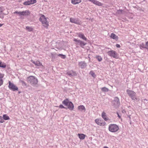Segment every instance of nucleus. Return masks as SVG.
Instances as JSON below:
<instances>
[{
	"mask_svg": "<svg viewBox=\"0 0 148 148\" xmlns=\"http://www.w3.org/2000/svg\"><path fill=\"white\" fill-rule=\"evenodd\" d=\"M89 1H90V2H92V0H88Z\"/></svg>",
	"mask_w": 148,
	"mask_h": 148,
	"instance_id": "obj_47",
	"label": "nucleus"
},
{
	"mask_svg": "<svg viewBox=\"0 0 148 148\" xmlns=\"http://www.w3.org/2000/svg\"><path fill=\"white\" fill-rule=\"evenodd\" d=\"M70 20L71 23L78 25H80L82 23L81 21L78 18H71Z\"/></svg>",
	"mask_w": 148,
	"mask_h": 148,
	"instance_id": "obj_7",
	"label": "nucleus"
},
{
	"mask_svg": "<svg viewBox=\"0 0 148 148\" xmlns=\"http://www.w3.org/2000/svg\"><path fill=\"white\" fill-rule=\"evenodd\" d=\"M4 120L3 118L0 116V123H3L4 122Z\"/></svg>",
	"mask_w": 148,
	"mask_h": 148,
	"instance_id": "obj_37",
	"label": "nucleus"
},
{
	"mask_svg": "<svg viewBox=\"0 0 148 148\" xmlns=\"http://www.w3.org/2000/svg\"><path fill=\"white\" fill-rule=\"evenodd\" d=\"M117 114L118 115V116L119 117V118H120V116L119 115V114L118 113H117Z\"/></svg>",
	"mask_w": 148,
	"mask_h": 148,
	"instance_id": "obj_44",
	"label": "nucleus"
},
{
	"mask_svg": "<svg viewBox=\"0 0 148 148\" xmlns=\"http://www.w3.org/2000/svg\"><path fill=\"white\" fill-rule=\"evenodd\" d=\"M40 21L42 22L43 26L47 27L48 25V22L47 21L46 18L44 15H42L40 18Z\"/></svg>",
	"mask_w": 148,
	"mask_h": 148,
	"instance_id": "obj_5",
	"label": "nucleus"
},
{
	"mask_svg": "<svg viewBox=\"0 0 148 148\" xmlns=\"http://www.w3.org/2000/svg\"><path fill=\"white\" fill-rule=\"evenodd\" d=\"M4 75L3 74H1L0 73V77H3Z\"/></svg>",
	"mask_w": 148,
	"mask_h": 148,
	"instance_id": "obj_39",
	"label": "nucleus"
},
{
	"mask_svg": "<svg viewBox=\"0 0 148 148\" xmlns=\"http://www.w3.org/2000/svg\"><path fill=\"white\" fill-rule=\"evenodd\" d=\"M3 24H0V27Z\"/></svg>",
	"mask_w": 148,
	"mask_h": 148,
	"instance_id": "obj_46",
	"label": "nucleus"
},
{
	"mask_svg": "<svg viewBox=\"0 0 148 148\" xmlns=\"http://www.w3.org/2000/svg\"><path fill=\"white\" fill-rule=\"evenodd\" d=\"M30 13L28 10H25L21 12V16H26L29 14Z\"/></svg>",
	"mask_w": 148,
	"mask_h": 148,
	"instance_id": "obj_18",
	"label": "nucleus"
},
{
	"mask_svg": "<svg viewBox=\"0 0 148 148\" xmlns=\"http://www.w3.org/2000/svg\"><path fill=\"white\" fill-rule=\"evenodd\" d=\"M26 29L29 32L32 31L33 29L31 27L28 26L26 27Z\"/></svg>",
	"mask_w": 148,
	"mask_h": 148,
	"instance_id": "obj_29",
	"label": "nucleus"
},
{
	"mask_svg": "<svg viewBox=\"0 0 148 148\" xmlns=\"http://www.w3.org/2000/svg\"><path fill=\"white\" fill-rule=\"evenodd\" d=\"M126 91L127 94L133 100H137V99L136 95V94L133 91L127 89Z\"/></svg>",
	"mask_w": 148,
	"mask_h": 148,
	"instance_id": "obj_3",
	"label": "nucleus"
},
{
	"mask_svg": "<svg viewBox=\"0 0 148 148\" xmlns=\"http://www.w3.org/2000/svg\"><path fill=\"white\" fill-rule=\"evenodd\" d=\"M78 66L82 69H83L86 67L87 65L85 61H81L79 62Z\"/></svg>",
	"mask_w": 148,
	"mask_h": 148,
	"instance_id": "obj_11",
	"label": "nucleus"
},
{
	"mask_svg": "<svg viewBox=\"0 0 148 148\" xmlns=\"http://www.w3.org/2000/svg\"><path fill=\"white\" fill-rule=\"evenodd\" d=\"M35 65L37 66H40L42 65V64L39 61H36V62Z\"/></svg>",
	"mask_w": 148,
	"mask_h": 148,
	"instance_id": "obj_31",
	"label": "nucleus"
},
{
	"mask_svg": "<svg viewBox=\"0 0 148 148\" xmlns=\"http://www.w3.org/2000/svg\"><path fill=\"white\" fill-rule=\"evenodd\" d=\"M109 130L112 132H115L117 131L119 129L118 126L115 124H111L109 126Z\"/></svg>",
	"mask_w": 148,
	"mask_h": 148,
	"instance_id": "obj_4",
	"label": "nucleus"
},
{
	"mask_svg": "<svg viewBox=\"0 0 148 148\" xmlns=\"http://www.w3.org/2000/svg\"><path fill=\"white\" fill-rule=\"evenodd\" d=\"M116 47H118V48H120V45L118 44H116Z\"/></svg>",
	"mask_w": 148,
	"mask_h": 148,
	"instance_id": "obj_41",
	"label": "nucleus"
},
{
	"mask_svg": "<svg viewBox=\"0 0 148 148\" xmlns=\"http://www.w3.org/2000/svg\"><path fill=\"white\" fill-rule=\"evenodd\" d=\"M78 109L81 111L85 112L86 111V109L85 107L83 105H80L78 107Z\"/></svg>",
	"mask_w": 148,
	"mask_h": 148,
	"instance_id": "obj_16",
	"label": "nucleus"
},
{
	"mask_svg": "<svg viewBox=\"0 0 148 148\" xmlns=\"http://www.w3.org/2000/svg\"><path fill=\"white\" fill-rule=\"evenodd\" d=\"M57 56H58L60 57L62 59H65L66 58V56L62 54H57Z\"/></svg>",
	"mask_w": 148,
	"mask_h": 148,
	"instance_id": "obj_27",
	"label": "nucleus"
},
{
	"mask_svg": "<svg viewBox=\"0 0 148 148\" xmlns=\"http://www.w3.org/2000/svg\"><path fill=\"white\" fill-rule=\"evenodd\" d=\"M146 49H148V41L146 42Z\"/></svg>",
	"mask_w": 148,
	"mask_h": 148,
	"instance_id": "obj_40",
	"label": "nucleus"
},
{
	"mask_svg": "<svg viewBox=\"0 0 148 148\" xmlns=\"http://www.w3.org/2000/svg\"><path fill=\"white\" fill-rule=\"evenodd\" d=\"M27 80L28 82L30 83L33 86L36 84L38 83L37 79L35 77L33 76H31L28 77Z\"/></svg>",
	"mask_w": 148,
	"mask_h": 148,
	"instance_id": "obj_2",
	"label": "nucleus"
},
{
	"mask_svg": "<svg viewBox=\"0 0 148 148\" xmlns=\"http://www.w3.org/2000/svg\"><path fill=\"white\" fill-rule=\"evenodd\" d=\"M6 67V64L0 61V67L4 68Z\"/></svg>",
	"mask_w": 148,
	"mask_h": 148,
	"instance_id": "obj_23",
	"label": "nucleus"
},
{
	"mask_svg": "<svg viewBox=\"0 0 148 148\" xmlns=\"http://www.w3.org/2000/svg\"><path fill=\"white\" fill-rule=\"evenodd\" d=\"M21 82L22 83V85L23 86H27V84L24 81L21 80Z\"/></svg>",
	"mask_w": 148,
	"mask_h": 148,
	"instance_id": "obj_35",
	"label": "nucleus"
},
{
	"mask_svg": "<svg viewBox=\"0 0 148 148\" xmlns=\"http://www.w3.org/2000/svg\"><path fill=\"white\" fill-rule=\"evenodd\" d=\"M95 122L98 125L100 126H103L104 125L103 122L99 119H96L95 120Z\"/></svg>",
	"mask_w": 148,
	"mask_h": 148,
	"instance_id": "obj_12",
	"label": "nucleus"
},
{
	"mask_svg": "<svg viewBox=\"0 0 148 148\" xmlns=\"http://www.w3.org/2000/svg\"><path fill=\"white\" fill-rule=\"evenodd\" d=\"M32 62L33 63H34V64H35L36 62H35V61H33V60H32Z\"/></svg>",
	"mask_w": 148,
	"mask_h": 148,
	"instance_id": "obj_42",
	"label": "nucleus"
},
{
	"mask_svg": "<svg viewBox=\"0 0 148 148\" xmlns=\"http://www.w3.org/2000/svg\"><path fill=\"white\" fill-rule=\"evenodd\" d=\"M104 148H108V147L106 146H105L104 147Z\"/></svg>",
	"mask_w": 148,
	"mask_h": 148,
	"instance_id": "obj_45",
	"label": "nucleus"
},
{
	"mask_svg": "<svg viewBox=\"0 0 148 148\" xmlns=\"http://www.w3.org/2000/svg\"><path fill=\"white\" fill-rule=\"evenodd\" d=\"M3 77H0V86L2 85L3 83V81L2 79Z\"/></svg>",
	"mask_w": 148,
	"mask_h": 148,
	"instance_id": "obj_36",
	"label": "nucleus"
},
{
	"mask_svg": "<svg viewBox=\"0 0 148 148\" xmlns=\"http://www.w3.org/2000/svg\"><path fill=\"white\" fill-rule=\"evenodd\" d=\"M95 1V0H92L91 2H92V3H94Z\"/></svg>",
	"mask_w": 148,
	"mask_h": 148,
	"instance_id": "obj_43",
	"label": "nucleus"
},
{
	"mask_svg": "<svg viewBox=\"0 0 148 148\" xmlns=\"http://www.w3.org/2000/svg\"><path fill=\"white\" fill-rule=\"evenodd\" d=\"M78 136L80 139L83 140L84 139L85 135L83 134H79Z\"/></svg>",
	"mask_w": 148,
	"mask_h": 148,
	"instance_id": "obj_21",
	"label": "nucleus"
},
{
	"mask_svg": "<svg viewBox=\"0 0 148 148\" xmlns=\"http://www.w3.org/2000/svg\"><path fill=\"white\" fill-rule=\"evenodd\" d=\"M67 74L70 76H74L77 75L76 72L73 71H71L67 72Z\"/></svg>",
	"mask_w": 148,
	"mask_h": 148,
	"instance_id": "obj_13",
	"label": "nucleus"
},
{
	"mask_svg": "<svg viewBox=\"0 0 148 148\" xmlns=\"http://www.w3.org/2000/svg\"><path fill=\"white\" fill-rule=\"evenodd\" d=\"M78 36L83 40L86 41L87 40L84 34L82 33H79L77 34Z\"/></svg>",
	"mask_w": 148,
	"mask_h": 148,
	"instance_id": "obj_14",
	"label": "nucleus"
},
{
	"mask_svg": "<svg viewBox=\"0 0 148 148\" xmlns=\"http://www.w3.org/2000/svg\"><path fill=\"white\" fill-rule=\"evenodd\" d=\"M59 107L60 108H65V109H67V108L64 107L62 105H60L59 106Z\"/></svg>",
	"mask_w": 148,
	"mask_h": 148,
	"instance_id": "obj_38",
	"label": "nucleus"
},
{
	"mask_svg": "<svg viewBox=\"0 0 148 148\" xmlns=\"http://www.w3.org/2000/svg\"><path fill=\"white\" fill-rule=\"evenodd\" d=\"M74 41L77 42L76 44L79 45L82 48H83V47L86 44V43H85L84 42L80 40H77L75 38L74 39Z\"/></svg>",
	"mask_w": 148,
	"mask_h": 148,
	"instance_id": "obj_10",
	"label": "nucleus"
},
{
	"mask_svg": "<svg viewBox=\"0 0 148 148\" xmlns=\"http://www.w3.org/2000/svg\"><path fill=\"white\" fill-rule=\"evenodd\" d=\"M81 2V0H72L71 3L73 4H78Z\"/></svg>",
	"mask_w": 148,
	"mask_h": 148,
	"instance_id": "obj_20",
	"label": "nucleus"
},
{
	"mask_svg": "<svg viewBox=\"0 0 148 148\" xmlns=\"http://www.w3.org/2000/svg\"><path fill=\"white\" fill-rule=\"evenodd\" d=\"M119 11H121V12L123 11L122 10H119Z\"/></svg>",
	"mask_w": 148,
	"mask_h": 148,
	"instance_id": "obj_48",
	"label": "nucleus"
},
{
	"mask_svg": "<svg viewBox=\"0 0 148 148\" xmlns=\"http://www.w3.org/2000/svg\"><path fill=\"white\" fill-rule=\"evenodd\" d=\"M110 37L112 38L115 39L116 40H117L118 39V37L114 33H112Z\"/></svg>",
	"mask_w": 148,
	"mask_h": 148,
	"instance_id": "obj_17",
	"label": "nucleus"
},
{
	"mask_svg": "<svg viewBox=\"0 0 148 148\" xmlns=\"http://www.w3.org/2000/svg\"><path fill=\"white\" fill-rule=\"evenodd\" d=\"M101 90L103 92H107L109 91L108 89L106 87L101 88Z\"/></svg>",
	"mask_w": 148,
	"mask_h": 148,
	"instance_id": "obj_25",
	"label": "nucleus"
},
{
	"mask_svg": "<svg viewBox=\"0 0 148 148\" xmlns=\"http://www.w3.org/2000/svg\"><path fill=\"white\" fill-rule=\"evenodd\" d=\"M94 4L99 6H102L103 5L102 3L99 2V1L95 0Z\"/></svg>",
	"mask_w": 148,
	"mask_h": 148,
	"instance_id": "obj_22",
	"label": "nucleus"
},
{
	"mask_svg": "<svg viewBox=\"0 0 148 148\" xmlns=\"http://www.w3.org/2000/svg\"><path fill=\"white\" fill-rule=\"evenodd\" d=\"M90 74L93 77H95L96 76V75L95 73L92 71H90Z\"/></svg>",
	"mask_w": 148,
	"mask_h": 148,
	"instance_id": "obj_32",
	"label": "nucleus"
},
{
	"mask_svg": "<svg viewBox=\"0 0 148 148\" xmlns=\"http://www.w3.org/2000/svg\"><path fill=\"white\" fill-rule=\"evenodd\" d=\"M102 116L103 119L106 121H107L108 119L107 118L106 113L104 112H103L102 114Z\"/></svg>",
	"mask_w": 148,
	"mask_h": 148,
	"instance_id": "obj_19",
	"label": "nucleus"
},
{
	"mask_svg": "<svg viewBox=\"0 0 148 148\" xmlns=\"http://www.w3.org/2000/svg\"><path fill=\"white\" fill-rule=\"evenodd\" d=\"M108 54L110 56L113 57L114 58H117V55L116 52L113 50L109 51L107 52Z\"/></svg>",
	"mask_w": 148,
	"mask_h": 148,
	"instance_id": "obj_8",
	"label": "nucleus"
},
{
	"mask_svg": "<svg viewBox=\"0 0 148 148\" xmlns=\"http://www.w3.org/2000/svg\"><path fill=\"white\" fill-rule=\"evenodd\" d=\"M8 87L10 89L12 90L13 91L18 90V87L13 83H11L10 81L9 82Z\"/></svg>",
	"mask_w": 148,
	"mask_h": 148,
	"instance_id": "obj_9",
	"label": "nucleus"
},
{
	"mask_svg": "<svg viewBox=\"0 0 148 148\" xmlns=\"http://www.w3.org/2000/svg\"><path fill=\"white\" fill-rule=\"evenodd\" d=\"M62 103L65 106H67V108L70 110H72L73 109L74 106L73 103L71 101H69L67 99L64 100Z\"/></svg>",
	"mask_w": 148,
	"mask_h": 148,
	"instance_id": "obj_1",
	"label": "nucleus"
},
{
	"mask_svg": "<svg viewBox=\"0 0 148 148\" xmlns=\"http://www.w3.org/2000/svg\"><path fill=\"white\" fill-rule=\"evenodd\" d=\"M30 4H33L36 2V0H30Z\"/></svg>",
	"mask_w": 148,
	"mask_h": 148,
	"instance_id": "obj_33",
	"label": "nucleus"
},
{
	"mask_svg": "<svg viewBox=\"0 0 148 148\" xmlns=\"http://www.w3.org/2000/svg\"><path fill=\"white\" fill-rule=\"evenodd\" d=\"M23 4L25 5H30V1H29L24 2Z\"/></svg>",
	"mask_w": 148,
	"mask_h": 148,
	"instance_id": "obj_30",
	"label": "nucleus"
},
{
	"mask_svg": "<svg viewBox=\"0 0 148 148\" xmlns=\"http://www.w3.org/2000/svg\"><path fill=\"white\" fill-rule=\"evenodd\" d=\"M3 119L4 120H8L10 119L9 117L6 114H4L3 115Z\"/></svg>",
	"mask_w": 148,
	"mask_h": 148,
	"instance_id": "obj_26",
	"label": "nucleus"
},
{
	"mask_svg": "<svg viewBox=\"0 0 148 148\" xmlns=\"http://www.w3.org/2000/svg\"><path fill=\"white\" fill-rule=\"evenodd\" d=\"M4 10L3 7H0V18H3L4 17V14L3 13Z\"/></svg>",
	"mask_w": 148,
	"mask_h": 148,
	"instance_id": "obj_15",
	"label": "nucleus"
},
{
	"mask_svg": "<svg viewBox=\"0 0 148 148\" xmlns=\"http://www.w3.org/2000/svg\"><path fill=\"white\" fill-rule=\"evenodd\" d=\"M14 14L16 13L18 14V15L19 16H21V12H18L17 11H16L14 12Z\"/></svg>",
	"mask_w": 148,
	"mask_h": 148,
	"instance_id": "obj_34",
	"label": "nucleus"
},
{
	"mask_svg": "<svg viewBox=\"0 0 148 148\" xmlns=\"http://www.w3.org/2000/svg\"><path fill=\"white\" fill-rule=\"evenodd\" d=\"M120 104L119 98L117 97H115L112 102V105L114 107L117 108L119 106Z\"/></svg>",
	"mask_w": 148,
	"mask_h": 148,
	"instance_id": "obj_6",
	"label": "nucleus"
},
{
	"mask_svg": "<svg viewBox=\"0 0 148 148\" xmlns=\"http://www.w3.org/2000/svg\"><path fill=\"white\" fill-rule=\"evenodd\" d=\"M140 48L141 49H143L144 48L146 49V44L145 45L144 44L142 43L140 44Z\"/></svg>",
	"mask_w": 148,
	"mask_h": 148,
	"instance_id": "obj_24",
	"label": "nucleus"
},
{
	"mask_svg": "<svg viewBox=\"0 0 148 148\" xmlns=\"http://www.w3.org/2000/svg\"><path fill=\"white\" fill-rule=\"evenodd\" d=\"M144 100H147L146 99H145Z\"/></svg>",
	"mask_w": 148,
	"mask_h": 148,
	"instance_id": "obj_49",
	"label": "nucleus"
},
{
	"mask_svg": "<svg viewBox=\"0 0 148 148\" xmlns=\"http://www.w3.org/2000/svg\"><path fill=\"white\" fill-rule=\"evenodd\" d=\"M96 59L99 62H101L102 60V58L100 56H98L96 57Z\"/></svg>",
	"mask_w": 148,
	"mask_h": 148,
	"instance_id": "obj_28",
	"label": "nucleus"
}]
</instances>
